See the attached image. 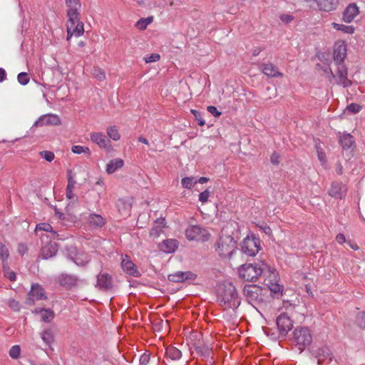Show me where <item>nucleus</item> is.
<instances>
[{"label":"nucleus","instance_id":"nucleus-31","mask_svg":"<svg viewBox=\"0 0 365 365\" xmlns=\"http://www.w3.org/2000/svg\"><path fill=\"white\" fill-rule=\"evenodd\" d=\"M35 312L39 313L41 320L47 323L51 322L55 316L53 311L50 309H36Z\"/></svg>","mask_w":365,"mask_h":365},{"label":"nucleus","instance_id":"nucleus-57","mask_svg":"<svg viewBox=\"0 0 365 365\" xmlns=\"http://www.w3.org/2000/svg\"><path fill=\"white\" fill-rule=\"evenodd\" d=\"M317 153H318L319 160L322 163H324L326 162V155H325V153L322 151V150H318Z\"/></svg>","mask_w":365,"mask_h":365},{"label":"nucleus","instance_id":"nucleus-2","mask_svg":"<svg viewBox=\"0 0 365 365\" xmlns=\"http://www.w3.org/2000/svg\"><path fill=\"white\" fill-rule=\"evenodd\" d=\"M220 305L225 309H235L240 304V299L235 286L232 284L225 285L220 294Z\"/></svg>","mask_w":365,"mask_h":365},{"label":"nucleus","instance_id":"nucleus-30","mask_svg":"<svg viewBox=\"0 0 365 365\" xmlns=\"http://www.w3.org/2000/svg\"><path fill=\"white\" fill-rule=\"evenodd\" d=\"M88 221L94 227H102L106 224V220L101 215L97 214L90 215Z\"/></svg>","mask_w":365,"mask_h":365},{"label":"nucleus","instance_id":"nucleus-13","mask_svg":"<svg viewBox=\"0 0 365 365\" xmlns=\"http://www.w3.org/2000/svg\"><path fill=\"white\" fill-rule=\"evenodd\" d=\"M96 287L101 291L110 290L113 287V279L110 274L106 272H100L97 275Z\"/></svg>","mask_w":365,"mask_h":365},{"label":"nucleus","instance_id":"nucleus-54","mask_svg":"<svg viewBox=\"0 0 365 365\" xmlns=\"http://www.w3.org/2000/svg\"><path fill=\"white\" fill-rule=\"evenodd\" d=\"M280 20L284 23H289L294 21V17L290 14H284L280 16Z\"/></svg>","mask_w":365,"mask_h":365},{"label":"nucleus","instance_id":"nucleus-46","mask_svg":"<svg viewBox=\"0 0 365 365\" xmlns=\"http://www.w3.org/2000/svg\"><path fill=\"white\" fill-rule=\"evenodd\" d=\"M21 353V349L20 346L18 345L13 346L10 351H9V355L13 359H18L20 356Z\"/></svg>","mask_w":365,"mask_h":365},{"label":"nucleus","instance_id":"nucleus-8","mask_svg":"<svg viewBox=\"0 0 365 365\" xmlns=\"http://www.w3.org/2000/svg\"><path fill=\"white\" fill-rule=\"evenodd\" d=\"M185 236L190 241H207L210 235L207 230L199 225H191L186 229Z\"/></svg>","mask_w":365,"mask_h":365},{"label":"nucleus","instance_id":"nucleus-9","mask_svg":"<svg viewBox=\"0 0 365 365\" xmlns=\"http://www.w3.org/2000/svg\"><path fill=\"white\" fill-rule=\"evenodd\" d=\"M260 250V240L257 237H246L242 244V251L249 256L256 255Z\"/></svg>","mask_w":365,"mask_h":365},{"label":"nucleus","instance_id":"nucleus-50","mask_svg":"<svg viewBox=\"0 0 365 365\" xmlns=\"http://www.w3.org/2000/svg\"><path fill=\"white\" fill-rule=\"evenodd\" d=\"M93 74L95 75V77L101 81L106 79L105 73L100 68H95Z\"/></svg>","mask_w":365,"mask_h":365},{"label":"nucleus","instance_id":"nucleus-4","mask_svg":"<svg viewBox=\"0 0 365 365\" xmlns=\"http://www.w3.org/2000/svg\"><path fill=\"white\" fill-rule=\"evenodd\" d=\"M215 250L223 258H232L237 252V242L230 235L220 237L215 245Z\"/></svg>","mask_w":365,"mask_h":365},{"label":"nucleus","instance_id":"nucleus-38","mask_svg":"<svg viewBox=\"0 0 365 365\" xmlns=\"http://www.w3.org/2000/svg\"><path fill=\"white\" fill-rule=\"evenodd\" d=\"M9 257V252L5 245L0 243V261L2 265L6 264Z\"/></svg>","mask_w":365,"mask_h":365},{"label":"nucleus","instance_id":"nucleus-20","mask_svg":"<svg viewBox=\"0 0 365 365\" xmlns=\"http://www.w3.org/2000/svg\"><path fill=\"white\" fill-rule=\"evenodd\" d=\"M337 69L336 71L339 80L338 83L341 84L344 87H348L351 85V81L347 78V69L343 63H336Z\"/></svg>","mask_w":365,"mask_h":365},{"label":"nucleus","instance_id":"nucleus-25","mask_svg":"<svg viewBox=\"0 0 365 365\" xmlns=\"http://www.w3.org/2000/svg\"><path fill=\"white\" fill-rule=\"evenodd\" d=\"M262 73L270 78L282 77V73L272 63H263L261 66Z\"/></svg>","mask_w":365,"mask_h":365},{"label":"nucleus","instance_id":"nucleus-49","mask_svg":"<svg viewBox=\"0 0 365 365\" xmlns=\"http://www.w3.org/2000/svg\"><path fill=\"white\" fill-rule=\"evenodd\" d=\"M361 109V106L356 103H351L346 107V110L352 113H357Z\"/></svg>","mask_w":365,"mask_h":365},{"label":"nucleus","instance_id":"nucleus-27","mask_svg":"<svg viewBox=\"0 0 365 365\" xmlns=\"http://www.w3.org/2000/svg\"><path fill=\"white\" fill-rule=\"evenodd\" d=\"M124 165L123 160L120 158H115L109 161L106 165L108 174H113L117 170L121 168Z\"/></svg>","mask_w":365,"mask_h":365},{"label":"nucleus","instance_id":"nucleus-44","mask_svg":"<svg viewBox=\"0 0 365 365\" xmlns=\"http://www.w3.org/2000/svg\"><path fill=\"white\" fill-rule=\"evenodd\" d=\"M41 157L45 159L48 162H51L53 160L55 155L54 153L49 150H43L39 153Z\"/></svg>","mask_w":365,"mask_h":365},{"label":"nucleus","instance_id":"nucleus-24","mask_svg":"<svg viewBox=\"0 0 365 365\" xmlns=\"http://www.w3.org/2000/svg\"><path fill=\"white\" fill-rule=\"evenodd\" d=\"M330 196L335 198L342 199L346 195V188L341 182H333L329 190Z\"/></svg>","mask_w":365,"mask_h":365},{"label":"nucleus","instance_id":"nucleus-7","mask_svg":"<svg viewBox=\"0 0 365 365\" xmlns=\"http://www.w3.org/2000/svg\"><path fill=\"white\" fill-rule=\"evenodd\" d=\"M263 289L255 284H247L244 287L243 293L250 304H258L263 302Z\"/></svg>","mask_w":365,"mask_h":365},{"label":"nucleus","instance_id":"nucleus-52","mask_svg":"<svg viewBox=\"0 0 365 365\" xmlns=\"http://www.w3.org/2000/svg\"><path fill=\"white\" fill-rule=\"evenodd\" d=\"M207 110L215 117H220L221 115V112H220L215 106H209Z\"/></svg>","mask_w":365,"mask_h":365},{"label":"nucleus","instance_id":"nucleus-60","mask_svg":"<svg viewBox=\"0 0 365 365\" xmlns=\"http://www.w3.org/2000/svg\"><path fill=\"white\" fill-rule=\"evenodd\" d=\"M27 251V247L24 244H20L18 246V252L23 255Z\"/></svg>","mask_w":365,"mask_h":365},{"label":"nucleus","instance_id":"nucleus-5","mask_svg":"<svg viewBox=\"0 0 365 365\" xmlns=\"http://www.w3.org/2000/svg\"><path fill=\"white\" fill-rule=\"evenodd\" d=\"M262 274L264 276V284L274 294H279L282 292L284 287L279 283V276L274 268H272L266 264V269H264V272Z\"/></svg>","mask_w":365,"mask_h":365},{"label":"nucleus","instance_id":"nucleus-12","mask_svg":"<svg viewBox=\"0 0 365 365\" xmlns=\"http://www.w3.org/2000/svg\"><path fill=\"white\" fill-rule=\"evenodd\" d=\"M46 299L47 297L43 288L41 285L36 284L31 286V289L29 293V297L26 299V303L29 305H33L36 300Z\"/></svg>","mask_w":365,"mask_h":365},{"label":"nucleus","instance_id":"nucleus-11","mask_svg":"<svg viewBox=\"0 0 365 365\" xmlns=\"http://www.w3.org/2000/svg\"><path fill=\"white\" fill-rule=\"evenodd\" d=\"M279 333L285 336L293 327V322L286 313L280 314L276 319Z\"/></svg>","mask_w":365,"mask_h":365},{"label":"nucleus","instance_id":"nucleus-16","mask_svg":"<svg viewBox=\"0 0 365 365\" xmlns=\"http://www.w3.org/2000/svg\"><path fill=\"white\" fill-rule=\"evenodd\" d=\"M346 56V45L344 41H339L335 43L334 59L336 63H343Z\"/></svg>","mask_w":365,"mask_h":365},{"label":"nucleus","instance_id":"nucleus-19","mask_svg":"<svg viewBox=\"0 0 365 365\" xmlns=\"http://www.w3.org/2000/svg\"><path fill=\"white\" fill-rule=\"evenodd\" d=\"M359 9L354 3L349 4L343 14V20L345 23H351L359 15Z\"/></svg>","mask_w":365,"mask_h":365},{"label":"nucleus","instance_id":"nucleus-32","mask_svg":"<svg viewBox=\"0 0 365 365\" xmlns=\"http://www.w3.org/2000/svg\"><path fill=\"white\" fill-rule=\"evenodd\" d=\"M339 142L344 149H349L354 143V140L350 134H343L339 137Z\"/></svg>","mask_w":365,"mask_h":365},{"label":"nucleus","instance_id":"nucleus-45","mask_svg":"<svg viewBox=\"0 0 365 365\" xmlns=\"http://www.w3.org/2000/svg\"><path fill=\"white\" fill-rule=\"evenodd\" d=\"M18 81L21 85H26L29 82V77L27 73L21 72L17 76Z\"/></svg>","mask_w":365,"mask_h":365},{"label":"nucleus","instance_id":"nucleus-21","mask_svg":"<svg viewBox=\"0 0 365 365\" xmlns=\"http://www.w3.org/2000/svg\"><path fill=\"white\" fill-rule=\"evenodd\" d=\"M196 275L191 272H177L168 275V279L173 282H182L186 279L194 280Z\"/></svg>","mask_w":365,"mask_h":365},{"label":"nucleus","instance_id":"nucleus-26","mask_svg":"<svg viewBox=\"0 0 365 365\" xmlns=\"http://www.w3.org/2000/svg\"><path fill=\"white\" fill-rule=\"evenodd\" d=\"M67 40L68 41L71 37H78L83 34L84 28L83 24H68L67 26Z\"/></svg>","mask_w":365,"mask_h":365},{"label":"nucleus","instance_id":"nucleus-59","mask_svg":"<svg viewBox=\"0 0 365 365\" xmlns=\"http://www.w3.org/2000/svg\"><path fill=\"white\" fill-rule=\"evenodd\" d=\"M153 16H148L147 18H141L136 23H152Z\"/></svg>","mask_w":365,"mask_h":365},{"label":"nucleus","instance_id":"nucleus-55","mask_svg":"<svg viewBox=\"0 0 365 365\" xmlns=\"http://www.w3.org/2000/svg\"><path fill=\"white\" fill-rule=\"evenodd\" d=\"M68 7H80L79 0H66Z\"/></svg>","mask_w":365,"mask_h":365},{"label":"nucleus","instance_id":"nucleus-15","mask_svg":"<svg viewBox=\"0 0 365 365\" xmlns=\"http://www.w3.org/2000/svg\"><path fill=\"white\" fill-rule=\"evenodd\" d=\"M121 267L125 273L132 277H138L140 275L136 265L130 260L128 255H125L123 257Z\"/></svg>","mask_w":365,"mask_h":365},{"label":"nucleus","instance_id":"nucleus-10","mask_svg":"<svg viewBox=\"0 0 365 365\" xmlns=\"http://www.w3.org/2000/svg\"><path fill=\"white\" fill-rule=\"evenodd\" d=\"M91 140L96 144L100 148L106 152H110L113 150V145L108 137L102 132H92L90 134Z\"/></svg>","mask_w":365,"mask_h":365},{"label":"nucleus","instance_id":"nucleus-64","mask_svg":"<svg viewBox=\"0 0 365 365\" xmlns=\"http://www.w3.org/2000/svg\"><path fill=\"white\" fill-rule=\"evenodd\" d=\"M140 361L142 364H146L149 361V356L148 355H143Z\"/></svg>","mask_w":365,"mask_h":365},{"label":"nucleus","instance_id":"nucleus-35","mask_svg":"<svg viewBox=\"0 0 365 365\" xmlns=\"http://www.w3.org/2000/svg\"><path fill=\"white\" fill-rule=\"evenodd\" d=\"M76 175L73 173L71 170H67V186L66 190H74L75 185L76 184V181L75 180Z\"/></svg>","mask_w":365,"mask_h":365},{"label":"nucleus","instance_id":"nucleus-18","mask_svg":"<svg viewBox=\"0 0 365 365\" xmlns=\"http://www.w3.org/2000/svg\"><path fill=\"white\" fill-rule=\"evenodd\" d=\"M57 251V244L55 242L50 241L42 246L40 256L42 257V259H47L55 256Z\"/></svg>","mask_w":365,"mask_h":365},{"label":"nucleus","instance_id":"nucleus-37","mask_svg":"<svg viewBox=\"0 0 365 365\" xmlns=\"http://www.w3.org/2000/svg\"><path fill=\"white\" fill-rule=\"evenodd\" d=\"M78 8L79 7H68L67 13L69 23H75V21H79V14L78 12Z\"/></svg>","mask_w":365,"mask_h":365},{"label":"nucleus","instance_id":"nucleus-22","mask_svg":"<svg viewBox=\"0 0 365 365\" xmlns=\"http://www.w3.org/2000/svg\"><path fill=\"white\" fill-rule=\"evenodd\" d=\"M166 223L165 218L160 217L155 221L154 225L150 231V237L155 239L163 233Z\"/></svg>","mask_w":365,"mask_h":365},{"label":"nucleus","instance_id":"nucleus-48","mask_svg":"<svg viewBox=\"0 0 365 365\" xmlns=\"http://www.w3.org/2000/svg\"><path fill=\"white\" fill-rule=\"evenodd\" d=\"M356 322L361 328H365V312H361L357 315Z\"/></svg>","mask_w":365,"mask_h":365},{"label":"nucleus","instance_id":"nucleus-56","mask_svg":"<svg viewBox=\"0 0 365 365\" xmlns=\"http://www.w3.org/2000/svg\"><path fill=\"white\" fill-rule=\"evenodd\" d=\"M260 228L268 236L272 235V229L267 225L264 224V225L260 226Z\"/></svg>","mask_w":365,"mask_h":365},{"label":"nucleus","instance_id":"nucleus-34","mask_svg":"<svg viewBox=\"0 0 365 365\" xmlns=\"http://www.w3.org/2000/svg\"><path fill=\"white\" fill-rule=\"evenodd\" d=\"M73 261L78 266H85L90 261V257L86 253H78L76 255Z\"/></svg>","mask_w":365,"mask_h":365},{"label":"nucleus","instance_id":"nucleus-33","mask_svg":"<svg viewBox=\"0 0 365 365\" xmlns=\"http://www.w3.org/2000/svg\"><path fill=\"white\" fill-rule=\"evenodd\" d=\"M41 337L43 342L48 346L54 341V336L52 330L50 329L43 330L41 333Z\"/></svg>","mask_w":365,"mask_h":365},{"label":"nucleus","instance_id":"nucleus-51","mask_svg":"<svg viewBox=\"0 0 365 365\" xmlns=\"http://www.w3.org/2000/svg\"><path fill=\"white\" fill-rule=\"evenodd\" d=\"M8 305L14 311L17 312L20 310V304L15 299H9L8 302Z\"/></svg>","mask_w":365,"mask_h":365},{"label":"nucleus","instance_id":"nucleus-36","mask_svg":"<svg viewBox=\"0 0 365 365\" xmlns=\"http://www.w3.org/2000/svg\"><path fill=\"white\" fill-rule=\"evenodd\" d=\"M166 355L173 360L179 359L182 356L181 351L174 346H169L166 349Z\"/></svg>","mask_w":365,"mask_h":365},{"label":"nucleus","instance_id":"nucleus-17","mask_svg":"<svg viewBox=\"0 0 365 365\" xmlns=\"http://www.w3.org/2000/svg\"><path fill=\"white\" fill-rule=\"evenodd\" d=\"M61 124V120L57 115L48 114L41 116L36 120L35 125L38 127L43 125H57Z\"/></svg>","mask_w":365,"mask_h":365},{"label":"nucleus","instance_id":"nucleus-42","mask_svg":"<svg viewBox=\"0 0 365 365\" xmlns=\"http://www.w3.org/2000/svg\"><path fill=\"white\" fill-rule=\"evenodd\" d=\"M71 150L76 154L86 153L88 155H91V150L88 147L81 145H74L72 147Z\"/></svg>","mask_w":365,"mask_h":365},{"label":"nucleus","instance_id":"nucleus-1","mask_svg":"<svg viewBox=\"0 0 365 365\" xmlns=\"http://www.w3.org/2000/svg\"><path fill=\"white\" fill-rule=\"evenodd\" d=\"M312 339V331L307 327L298 326L291 334L292 343L300 352L311 345Z\"/></svg>","mask_w":365,"mask_h":365},{"label":"nucleus","instance_id":"nucleus-39","mask_svg":"<svg viewBox=\"0 0 365 365\" xmlns=\"http://www.w3.org/2000/svg\"><path fill=\"white\" fill-rule=\"evenodd\" d=\"M38 230H43L47 232H51L53 237L58 236V235L55 231L53 230L52 226L48 223L38 224L36 227V232H37Z\"/></svg>","mask_w":365,"mask_h":365},{"label":"nucleus","instance_id":"nucleus-43","mask_svg":"<svg viewBox=\"0 0 365 365\" xmlns=\"http://www.w3.org/2000/svg\"><path fill=\"white\" fill-rule=\"evenodd\" d=\"M182 186L187 189H191L194 185L197 183L194 178H184L181 180Z\"/></svg>","mask_w":365,"mask_h":365},{"label":"nucleus","instance_id":"nucleus-58","mask_svg":"<svg viewBox=\"0 0 365 365\" xmlns=\"http://www.w3.org/2000/svg\"><path fill=\"white\" fill-rule=\"evenodd\" d=\"M336 240L338 243H339L341 245L344 243L346 242V238H345L344 235H343L341 233L338 234L336 237Z\"/></svg>","mask_w":365,"mask_h":365},{"label":"nucleus","instance_id":"nucleus-41","mask_svg":"<svg viewBox=\"0 0 365 365\" xmlns=\"http://www.w3.org/2000/svg\"><path fill=\"white\" fill-rule=\"evenodd\" d=\"M335 29L341 31L346 34H353L354 32V28L352 26H346V24H334Z\"/></svg>","mask_w":365,"mask_h":365},{"label":"nucleus","instance_id":"nucleus-40","mask_svg":"<svg viewBox=\"0 0 365 365\" xmlns=\"http://www.w3.org/2000/svg\"><path fill=\"white\" fill-rule=\"evenodd\" d=\"M2 266L4 276L11 282L16 281V273L11 270L10 267L8 266V264Z\"/></svg>","mask_w":365,"mask_h":365},{"label":"nucleus","instance_id":"nucleus-29","mask_svg":"<svg viewBox=\"0 0 365 365\" xmlns=\"http://www.w3.org/2000/svg\"><path fill=\"white\" fill-rule=\"evenodd\" d=\"M106 134L108 138L114 141H118L120 139V133L119 132V127L115 125H109L106 128Z\"/></svg>","mask_w":365,"mask_h":365},{"label":"nucleus","instance_id":"nucleus-53","mask_svg":"<svg viewBox=\"0 0 365 365\" xmlns=\"http://www.w3.org/2000/svg\"><path fill=\"white\" fill-rule=\"evenodd\" d=\"M209 197H210V192L207 190H206L205 191L202 192L199 195V200L200 202H202V203H205L207 201Z\"/></svg>","mask_w":365,"mask_h":365},{"label":"nucleus","instance_id":"nucleus-23","mask_svg":"<svg viewBox=\"0 0 365 365\" xmlns=\"http://www.w3.org/2000/svg\"><path fill=\"white\" fill-rule=\"evenodd\" d=\"M313 3L319 10L330 11L336 8L339 1L338 0H313Z\"/></svg>","mask_w":365,"mask_h":365},{"label":"nucleus","instance_id":"nucleus-28","mask_svg":"<svg viewBox=\"0 0 365 365\" xmlns=\"http://www.w3.org/2000/svg\"><path fill=\"white\" fill-rule=\"evenodd\" d=\"M178 242L176 240L170 239L164 240L161 245V250L165 252L171 253L176 250Z\"/></svg>","mask_w":365,"mask_h":365},{"label":"nucleus","instance_id":"nucleus-47","mask_svg":"<svg viewBox=\"0 0 365 365\" xmlns=\"http://www.w3.org/2000/svg\"><path fill=\"white\" fill-rule=\"evenodd\" d=\"M160 59V56L158 53H152L144 58V61L146 63L158 61Z\"/></svg>","mask_w":365,"mask_h":365},{"label":"nucleus","instance_id":"nucleus-62","mask_svg":"<svg viewBox=\"0 0 365 365\" xmlns=\"http://www.w3.org/2000/svg\"><path fill=\"white\" fill-rule=\"evenodd\" d=\"M271 162L273 163V164H275V165H278L279 161V156L276 154V153H273L271 156Z\"/></svg>","mask_w":365,"mask_h":365},{"label":"nucleus","instance_id":"nucleus-61","mask_svg":"<svg viewBox=\"0 0 365 365\" xmlns=\"http://www.w3.org/2000/svg\"><path fill=\"white\" fill-rule=\"evenodd\" d=\"M192 113H194V115H195V116L196 119L197 120V121H198V124H199L200 126L204 125L205 124V120H203V119H202V118H198V116H197V114H198V113H197V111H195V110H192Z\"/></svg>","mask_w":365,"mask_h":365},{"label":"nucleus","instance_id":"nucleus-6","mask_svg":"<svg viewBox=\"0 0 365 365\" xmlns=\"http://www.w3.org/2000/svg\"><path fill=\"white\" fill-rule=\"evenodd\" d=\"M311 354L318 365H334L332 353L327 346L313 349Z\"/></svg>","mask_w":365,"mask_h":365},{"label":"nucleus","instance_id":"nucleus-14","mask_svg":"<svg viewBox=\"0 0 365 365\" xmlns=\"http://www.w3.org/2000/svg\"><path fill=\"white\" fill-rule=\"evenodd\" d=\"M57 281L61 287H63L66 289H71L73 287H76L82 282V280L76 276L68 274H60L57 278Z\"/></svg>","mask_w":365,"mask_h":365},{"label":"nucleus","instance_id":"nucleus-3","mask_svg":"<svg viewBox=\"0 0 365 365\" xmlns=\"http://www.w3.org/2000/svg\"><path fill=\"white\" fill-rule=\"evenodd\" d=\"M266 263L260 261L253 264H245L239 268V276L245 281H254L262 274Z\"/></svg>","mask_w":365,"mask_h":365},{"label":"nucleus","instance_id":"nucleus-63","mask_svg":"<svg viewBox=\"0 0 365 365\" xmlns=\"http://www.w3.org/2000/svg\"><path fill=\"white\" fill-rule=\"evenodd\" d=\"M66 196L68 200H72L74 198L75 195L72 190H66Z\"/></svg>","mask_w":365,"mask_h":365}]
</instances>
